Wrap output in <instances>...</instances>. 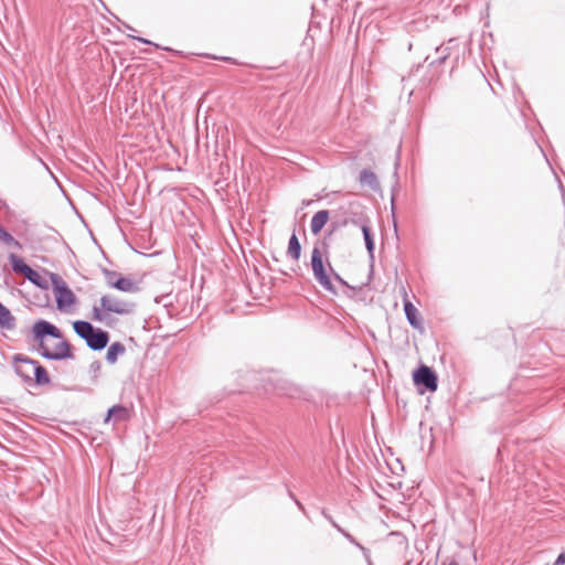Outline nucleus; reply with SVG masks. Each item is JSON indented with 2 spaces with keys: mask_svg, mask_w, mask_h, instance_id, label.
Here are the masks:
<instances>
[{
  "mask_svg": "<svg viewBox=\"0 0 565 565\" xmlns=\"http://www.w3.org/2000/svg\"><path fill=\"white\" fill-rule=\"evenodd\" d=\"M288 495H289V498H290L294 502H295V499H297V498H296V495L294 494V492H291L290 490H288Z\"/></svg>",
  "mask_w": 565,
  "mask_h": 565,
  "instance_id": "nucleus-40",
  "label": "nucleus"
},
{
  "mask_svg": "<svg viewBox=\"0 0 565 565\" xmlns=\"http://www.w3.org/2000/svg\"><path fill=\"white\" fill-rule=\"evenodd\" d=\"M129 412L128 408L124 405H113L108 408L104 423H109L110 419L115 422H124L128 419Z\"/></svg>",
  "mask_w": 565,
  "mask_h": 565,
  "instance_id": "nucleus-12",
  "label": "nucleus"
},
{
  "mask_svg": "<svg viewBox=\"0 0 565 565\" xmlns=\"http://www.w3.org/2000/svg\"><path fill=\"white\" fill-rule=\"evenodd\" d=\"M36 362V360H33L21 353H17L12 356L14 373L25 384L32 383L31 374H33V367H35Z\"/></svg>",
  "mask_w": 565,
  "mask_h": 565,
  "instance_id": "nucleus-5",
  "label": "nucleus"
},
{
  "mask_svg": "<svg viewBox=\"0 0 565 565\" xmlns=\"http://www.w3.org/2000/svg\"><path fill=\"white\" fill-rule=\"evenodd\" d=\"M24 278L40 289H49V281L33 268H30V270L25 274Z\"/></svg>",
  "mask_w": 565,
  "mask_h": 565,
  "instance_id": "nucleus-20",
  "label": "nucleus"
},
{
  "mask_svg": "<svg viewBox=\"0 0 565 565\" xmlns=\"http://www.w3.org/2000/svg\"><path fill=\"white\" fill-rule=\"evenodd\" d=\"M553 565H565V552L558 554Z\"/></svg>",
  "mask_w": 565,
  "mask_h": 565,
  "instance_id": "nucleus-35",
  "label": "nucleus"
},
{
  "mask_svg": "<svg viewBox=\"0 0 565 565\" xmlns=\"http://www.w3.org/2000/svg\"><path fill=\"white\" fill-rule=\"evenodd\" d=\"M359 181L362 185H367L373 191L381 189L376 174L370 169L361 170Z\"/></svg>",
  "mask_w": 565,
  "mask_h": 565,
  "instance_id": "nucleus-15",
  "label": "nucleus"
},
{
  "mask_svg": "<svg viewBox=\"0 0 565 565\" xmlns=\"http://www.w3.org/2000/svg\"><path fill=\"white\" fill-rule=\"evenodd\" d=\"M287 254L294 260H298L300 258V255H301V244H300L296 233H292L290 238H289Z\"/></svg>",
  "mask_w": 565,
  "mask_h": 565,
  "instance_id": "nucleus-21",
  "label": "nucleus"
},
{
  "mask_svg": "<svg viewBox=\"0 0 565 565\" xmlns=\"http://www.w3.org/2000/svg\"><path fill=\"white\" fill-rule=\"evenodd\" d=\"M0 241L14 248L21 249L22 245L19 241H17L1 224H0Z\"/></svg>",
  "mask_w": 565,
  "mask_h": 565,
  "instance_id": "nucleus-22",
  "label": "nucleus"
},
{
  "mask_svg": "<svg viewBox=\"0 0 565 565\" xmlns=\"http://www.w3.org/2000/svg\"><path fill=\"white\" fill-rule=\"evenodd\" d=\"M111 288L124 292H136L139 290L136 281L121 275H119V277H117L116 280L111 282Z\"/></svg>",
  "mask_w": 565,
  "mask_h": 565,
  "instance_id": "nucleus-14",
  "label": "nucleus"
},
{
  "mask_svg": "<svg viewBox=\"0 0 565 565\" xmlns=\"http://www.w3.org/2000/svg\"><path fill=\"white\" fill-rule=\"evenodd\" d=\"M134 40L140 42V43H143V44H149V45H154L156 47H159L158 44H154L152 43L150 40L148 39H145V38H140V36H134V35H130Z\"/></svg>",
  "mask_w": 565,
  "mask_h": 565,
  "instance_id": "nucleus-34",
  "label": "nucleus"
},
{
  "mask_svg": "<svg viewBox=\"0 0 565 565\" xmlns=\"http://www.w3.org/2000/svg\"><path fill=\"white\" fill-rule=\"evenodd\" d=\"M39 349L41 350V351H40V353H41L42 351H44V350H49V349L45 347L44 341H42V343H41V342H39Z\"/></svg>",
  "mask_w": 565,
  "mask_h": 565,
  "instance_id": "nucleus-38",
  "label": "nucleus"
},
{
  "mask_svg": "<svg viewBox=\"0 0 565 565\" xmlns=\"http://www.w3.org/2000/svg\"><path fill=\"white\" fill-rule=\"evenodd\" d=\"M33 375L32 383L35 385L42 386L51 383L46 369L41 365L39 361L36 362L35 367H33Z\"/></svg>",
  "mask_w": 565,
  "mask_h": 565,
  "instance_id": "nucleus-17",
  "label": "nucleus"
},
{
  "mask_svg": "<svg viewBox=\"0 0 565 565\" xmlns=\"http://www.w3.org/2000/svg\"><path fill=\"white\" fill-rule=\"evenodd\" d=\"M349 225L345 217L342 220V221H333L330 225V232H329V235H331L334 231H337L338 228L340 227H344Z\"/></svg>",
  "mask_w": 565,
  "mask_h": 565,
  "instance_id": "nucleus-27",
  "label": "nucleus"
},
{
  "mask_svg": "<svg viewBox=\"0 0 565 565\" xmlns=\"http://www.w3.org/2000/svg\"><path fill=\"white\" fill-rule=\"evenodd\" d=\"M17 327V319L11 311L0 302V330L11 331Z\"/></svg>",
  "mask_w": 565,
  "mask_h": 565,
  "instance_id": "nucleus-13",
  "label": "nucleus"
},
{
  "mask_svg": "<svg viewBox=\"0 0 565 565\" xmlns=\"http://www.w3.org/2000/svg\"><path fill=\"white\" fill-rule=\"evenodd\" d=\"M126 352V348L121 342H113L106 352V361L109 364H114L117 362L118 356L122 355Z\"/></svg>",
  "mask_w": 565,
  "mask_h": 565,
  "instance_id": "nucleus-18",
  "label": "nucleus"
},
{
  "mask_svg": "<svg viewBox=\"0 0 565 565\" xmlns=\"http://www.w3.org/2000/svg\"><path fill=\"white\" fill-rule=\"evenodd\" d=\"M449 565H459L457 562L452 561L449 563Z\"/></svg>",
  "mask_w": 565,
  "mask_h": 565,
  "instance_id": "nucleus-43",
  "label": "nucleus"
},
{
  "mask_svg": "<svg viewBox=\"0 0 565 565\" xmlns=\"http://www.w3.org/2000/svg\"><path fill=\"white\" fill-rule=\"evenodd\" d=\"M329 244L326 241L320 243H316L311 253L310 265L312 268L313 277L319 282V285L327 291L337 295V289L331 281L330 276L328 275L322 253H328Z\"/></svg>",
  "mask_w": 565,
  "mask_h": 565,
  "instance_id": "nucleus-2",
  "label": "nucleus"
},
{
  "mask_svg": "<svg viewBox=\"0 0 565 565\" xmlns=\"http://www.w3.org/2000/svg\"><path fill=\"white\" fill-rule=\"evenodd\" d=\"M345 217L348 224L359 226L360 228L370 223V218L362 212V205L360 203H350V211L347 212Z\"/></svg>",
  "mask_w": 565,
  "mask_h": 565,
  "instance_id": "nucleus-8",
  "label": "nucleus"
},
{
  "mask_svg": "<svg viewBox=\"0 0 565 565\" xmlns=\"http://www.w3.org/2000/svg\"><path fill=\"white\" fill-rule=\"evenodd\" d=\"M102 273L105 277V280H106V284L111 287V282H114L116 280L117 277H119V274L114 271V270H110L108 268H103L102 269Z\"/></svg>",
  "mask_w": 565,
  "mask_h": 565,
  "instance_id": "nucleus-23",
  "label": "nucleus"
},
{
  "mask_svg": "<svg viewBox=\"0 0 565 565\" xmlns=\"http://www.w3.org/2000/svg\"><path fill=\"white\" fill-rule=\"evenodd\" d=\"M413 381L420 393L435 392L438 387V377L436 372L424 364L419 365L413 372Z\"/></svg>",
  "mask_w": 565,
  "mask_h": 565,
  "instance_id": "nucleus-4",
  "label": "nucleus"
},
{
  "mask_svg": "<svg viewBox=\"0 0 565 565\" xmlns=\"http://www.w3.org/2000/svg\"><path fill=\"white\" fill-rule=\"evenodd\" d=\"M9 262L12 270L15 274H20L25 276V274L30 270V266L24 262V259L15 254L9 255Z\"/></svg>",
  "mask_w": 565,
  "mask_h": 565,
  "instance_id": "nucleus-19",
  "label": "nucleus"
},
{
  "mask_svg": "<svg viewBox=\"0 0 565 565\" xmlns=\"http://www.w3.org/2000/svg\"><path fill=\"white\" fill-rule=\"evenodd\" d=\"M49 327L50 322L43 319H40L34 322L32 327V334L35 341L41 342L45 340L46 337H49Z\"/></svg>",
  "mask_w": 565,
  "mask_h": 565,
  "instance_id": "nucleus-16",
  "label": "nucleus"
},
{
  "mask_svg": "<svg viewBox=\"0 0 565 565\" xmlns=\"http://www.w3.org/2000/svg\"><path fill=\"white\" fill-rule=\"evenodd\" d=\"M106 319V311L100 307H93V320L104 322Z\"/></svg>",
  "mask_w": 565,
  "mask_h": 565,
  "instance_id": "nucleus-24",
  "label": "nucleus"
},
{
  "mask_svg": "<svg viewBox=\"0 0 565 565\" xmlns=\"http://www.w3.org/2000/svg\"><path fill=\"white\" fill-rule=\"evenodd\" d=\"M367 565H373V564L371 563V564H367Z\"/></svg>",
  "mask_w": 565,
  "mask_h": 565,
  "instance_id": "nucleus-44",
  "label": "nucleus"
},
{
  "mask_svg": "<svg viewBox=\"0 0 565 565\" xmlns=\"http://www.w3.org/2000/svg\"><path fill=\"white\" fill-rule=\"evenodd\" d=\"M330 218V212L328 210L318 211L311 218L310 230L313 235L319 234L322 228L327 225Z\"/></svg>",
  "mask_w": 565,
  "mask_h": 565,
  "instance_id": "nucleus-11",
  "label": "nucleus"
},
{
  "mask_svg": "<svg viewBox=\"0 0 565 565\" xmlns=\"http://www.w3.org/2000/svg\"><path fill=\"white\" fill-rule=\"evenodd\" d=\"M100 306L106 312H113L117 315H129L135 310L134 302L110 298L107 295L100 298Z\"/></svg>",
  "mask_w": 565,
  "mask_h": 565,
  "instance_id": "nucleus-6",
  "label": "nucleus"
},
{
  "mask_svg": "<svg viewBox=\"0 0 565 565\" xmlns=\"http://www.w3.org/2000/svg\"><path fill=\"white\" fill-rule=\"evenodd\" d=\"M321 514L323 515V518L338 531H342L343 527H341L334 520L333 518L327 512L326 509H321Z\"/></svg>",
  "mask_w": 565,
  "mask_h": 565,
  "instance_id": "nucleus-25",
  "label": "nucleus"
},
{
  "mask_svg": "<svg viewBox=\"0 0 565 565\" xmlns=\"http://www.w3.org/2000/svg\"><path fill=\"white\" fill-rule=\"evenodd\" d=\"M361 231H362V234H363L364 242H367L369 238H373V234H372V231H371V227H370V223L363 225L361 227Z\"/></svg>",
  "mask_w": 565,
  "mask_h": 565,
  "instance_id": "nucleus-29",
  "label": "nucleus"
},
{
  "mask_svg": "<svg viewBox=\"0 0 565 565\" xmlns=\"http://www.w3.org/2000/svg\"><path fill=\"white\" fill-rule=\"evenodd\" d=\"M359 550L362 552L363 557L366 561V563L371 564L372 559H371V552H370V550L366 548L365 546H363L362 544L359 546Z\"/></svg>",
  "mask_w": 565,
  "mask_h": 565,
  "instance_id": "nucleus-32",
  "label": "nucleus"
},
{
  "mask_svg": "<svg viewBox=\"0 0 565 565\" xmlns=\"http://www.w3.org/2000/svg\"><path fill=\"white\" fill-rule=\"evenodd\" d=\"M404 313L411 327L417 330L423 329V320L417 308L407 299L404 298Z\"/></svg>",
  "mask_w": 565,
  "mask_h": 565,
  "instance_id": "nucleus-9",
  "label": "nucleus"
},
{
  "mask_svg": "<svg viewBox=\"0 0 565 565\" xmlns=\"http://www.w3.org/2000/svg\"><path fill=\"white\" fill-rule=\"evenodd\" d=\"M339 533H341L351 544H353L354 546H356L359 548V546L361 545V543H359L355 537L353 535H351L348 531H345L344 529H342V531H340Z\"/></svg>",
  "mask_w": 565,
  "mask_h": 565,
  "instance_id": "nucleus-30",
  "label": "nucleus"
},
{
  "mask_svg": "<svg viewBox=\"0 0 565 565\" xmlns=\"http://www.w3.org/2000/svg\"><path fill=\"white\" fill-rule=\"evenodd\" d=\"M47 330H49V337H51L53 339H61L63 337L61 330L51 322H50V327Z\"/></svg>",
  "mask_w": 565,
  "mask_h": 565,
  "instance_id": "nucleus-26",
  "label": "nucleus"
},
{
  "mask_svg": "<svg viewBox=\"0 0 565 565\" xmlns=\"http://www.w3.org/2000/svg\"><path fill=\"white\" fill-rule=\"evenodd\" d=\"M73 329L93 351H102L108 345L110 339L109 333L100 328L94 327L89 321L76 320L73 322Z\"/></svg>",
  "mask_w": 565,
  "mask_h": 565,
  "instance_id": "nucleus-1",
  "label": "nucleus"
},
{
  "mask_svg": "<svg viewBox=\"0 0 565 565\" xmlns=\"http://www.w3.org/2000/svg\"><path fill=\"white\" fill-rule=\"evenodd\" d=\"M451 54V49L448 45H440L435 49V57L426 56L425 62L428 66H439L444 64Z\"/></svg>",
  "mask_w": 565,
  "mask_h": 565,
  "instance_id": "nucleus-10",
  "label": "nucleus"
},
{
  "mask_svg": "<svg viewBox=\"0 0 565 565\" xmlns=\"http://www.w3.org/2000/svg\"><path fill=\"white\" fill-rule=\"evenodd\" d=\"M364 243H365L367 254H369L371 260H373L374 259V249H375L374 238H369V241L364 242Z\"/></svg>",
  "mask_w": 565,
  "mask_h": 565,
  "instance_id": "nucleus-28",
  "label": "nucleus"
},
{
  "mask_svg": "<svg viewBox=\"0 0 565 565\" xmlns=\"http://www.w3.org/2000/svg\"><path fill=\"white\" fill-rule=\"evenodd\" d=\"M100 367H102V364H100L99 361H93L89 364V372L93 373L95 375V377H96L98 372L100 371Z\"/></svg>",
  "mask_w": 565,
  "mask_h": 565,
  "instance_id": "nucleus-31",
  "label": "nucleus"
},
{
  "mask_svg": "<svg viewBox=\"0 0 565 565\" xmlns=\"http://www.w3.org/2000/svg\"><path fill=\"white\" fill-rule=\"evenodd\" d=\"M55 294L57 309L62 310L75 303L76 297L58 274L49 273Z\"/></svg>",
  "mask_w": 565,
  "mask_h": 565,
  "instance_id": "nucleus-3",
  "label": "nucleus"
},
{
  "mask_svg": "<svg viewBox=\"0 0 565 565\" xmlns=\"http://www.w3.org/2000/svg\"><path fill=\"white\" fill-rule=\"evenodd\" d=\"M399 164V154H397L396 157V162H395V175L397 174V167Z\"/></svg>",
  "mask_w": 565,
  "mask_h": 565,
  "instance_id": "nucleus-39",
  "label": "nucleus"
},
{
  "mask_svg": "<svg viewBox=\"0 0 565 565\" xmlns=\"http://www.w3.org/2000/svg\"><path fill=\"white\" fill-rule=\"evenodd\" d=\"M41 356H43L46 360L52 361H61L66 359H74V354L72 352V345L68 343V341L63 340L60 343L56 344L55 350H44L41 352Z\"/></svg>",
  "mask_w": 565,
  "mask_h": 565,
  "instance_id": "nucleus-7",
  "label": "nucleus"
},
{
  "mask_svg": "<svg viewBox=\"0 0 565 565\" xmlns=\"http://www.w3.org/2000/svg\"><path fill=\"white\" fill-rule=\"evenodd\" d=\"M391 203H392V211H394V195H392V198H391Z\"/></svg>",
  "mask_w": 565,
  "mask_h": 565,
  "instance_id": "nucleus-41",
  "label": "nucleus"
},
{
  "mask_svg": "<svg viewBox=\"0 0 565 565\" xmlns=\"http://www.w3.org/2000/svg\"><path fill=\"white\" fill-rule=\"evenodd\" d=\"M125 26H126L128 30L135 31V29H134V28H131V26H130V25H128V24H125Z\"/></svg>",
  "mask_w": 565,
  "mask_h": 565,
  "instance_id": "nucleus-42",
  "label": "nucleus"
},
{
  "mask_svg": "<svg viewBox=\"0 0 565 565\" xmlns=\"http://www.w3.org/2000/svg\"><path fill=\"white\" fill-rule=\"evenodd\" d=\"M328 265H329V267H330V269H331V273H332V275H333L334 279H335L339 284H341L342 286H348L347 281H345V280H344V279H343V278H342L338 273H335V271L332 269V267H331L330 263H328Z\"/></svg>",
  "mask_w": 565,
  "mask_h": 565,
  "instance_id": "nucleus-33",
  "label": "nucleus"
},
{
  "mask_svg": "<svg viewBox=\"0 0 565 565\" xmlns=\"http://www.w3.org/2000/svg\"><path fill=\"white\" fill-rule=\"evenodd\" d=\"M295 503L298 507V509L306 514V509H305L303 504L298 499H295Z\"/></svg>",
  "mask_w": 565,
  "mask_h": 565,
  "instance_id": "nucleus-36",
  "label": "nucleus"
},
{
  "mask_svg": "<svg viewBox=\"0 0 565 565\" xmlns=\"http://www.w3.org/2000/svg\"><path fill=\"white\" fill-rule=\"evenodd\" d=\"M220 60L236 64V61L234 58H232V57L223 56V57H220Z\"/></svg>",
  "mask_w": 565,
  "mask_h": 565,
  "instance_id": "nucleus-37",
  "label": "nucleus"
}]
</instances>
